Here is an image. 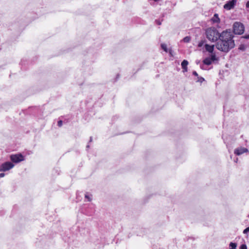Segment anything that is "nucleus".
<instances>
[{
  "instance_id": "f257e3e1",
  "label": "nucleus",
  "mask_w": 249,
  "mask_h": 249,
  "mask_svg": "<svg viewBox=\"0 0 249 249\" xmlns=\"http://www.w3.org/2000/svg\"><path fill=\"white\" fill-rule=\"evenodd\" d=\"M233 37V36L231 32L228 31L222 32L220 34L219 40L215 45L216 48L220 51L228 52L235 46Z\"/></svg>"
},
{
  "instance_id": "f03ea898",
  "label": "nucleus",
  "mask_w": 249,
  "mask_h": 249,
  "mask_svg": "<svg viewBox=\"0 0 249 249\" xmlns=\"http://www.w3.org/2000/svg\"><path fill=\"white\" fill-rule=\"evenodd\" d=\"M205 34L206 37L210 41L215 42L219 39L220 34L214 27H210L206 30Z\"/></svg>"
},
{
  "instance_id": "7ed1b4c3",
  "label": "nucleus",
  "mask_w": 249,
  "mask_h": 249,
  "mask_svg": "<svg viewBox=\"0 0 249 249\" xmlns=\"http://www.w3.org/2000/svg\"><path fill=\"white\" fill-rule=\"evenodd\" d=\"M10 159L12 162L6 161L1 164L0 166V171H7L14 166V163H16V154L12 155L10 156Z\"/></svg>"
},
{
  "instance_id": "20e7f679",
  "label": "nucleus",
  "mask_w": 249,
  "mask_h": 249,
  "mask_svg": "<svg viewBox=\"0 0 249 249\" xmlns=\"http://www.w3.org/2000/svg\"><path fill=\"white\" fill-rule=\"evenodd\" d=\"M233 30L235 34L241 35L244 33V25L240 22H235L233 25Z\"/></svg>"
},
{
  "instance_id": "39448f33",
  "label": "nucleus",
  "mask_w": 249,
  "mask_h": 249,
  "mask_svg": "<svg viewBox=\"0 0 249 249\" xmlns=\"http://www.w3.org/2000/svg\"><path fill=\"white\" fill-rule=\"evenodd\" d=\"M218 60V58L216 57L215 54L212 53L210 55L209 57L205 58L203 61V63L204 64L206 65H210L213 62L215 61H217Z\"/></svg>"
},
{
  "instance_id": "423d86ee",
  "label": "nucleus",
  "mask_w": 249,
  "mask_h": 249,
  "mask_svg": "<svg viewBox=\"0 0 249 249\" xmlns=\"http://www.w3.org/2000/svg\"><path fill=\"white\" fill-rule=\"evenodd\" d=\"M236 0H231L227 2L224 5V8L227 10H231L232 9L236 3Z\"/></svg>"
},
{
  "instance_id": "0eeeda50",
  "label": "nucleus",
  "mask_w": 249,
  "mask_h": 249,
  "mask_svg": "<svg viewBox=\"0 0 249 249\" xmlns=\"http://www.w3.org/2000/svg\"><path fill=\"white\" fill-rule=\"evenodd\" d=\"M247 152H249L248 149L243 147L237 148L235 149L234 151V153L237 156L241 155V154Z\"/></svg>"
},
{
  "instance_id": "6e6552de",
  "label": "nucleus",
  "mask_w": 249,
  "mask_h": 249,
  "mask_svg": "<svg viewBox=\"0 0 249 249\" xmlns=\"http://www.w3.org/2000/svg\"><path fill=\"white\" fill-rule=\"evenodd\" d=\"M214 46L213 45H210L207 44L205 45V48L206 50L209 53H211V54L213 53V51L214 50Z\"/></svg>"
},
{
  "instance_id": "1a4fd4ad",
  "label": "nucleus",
  "mask_w": 249,
  "mask_h": 249,
  "mask_svg": "<svg viewBox=\"0 0 249 249\" xmlns=\"http://www.w3.org/2000/svg\"><path fill=\"white\" fill-rule=\"evenodd\" d=\"M24 159V156L21 153L17 154V163L23 161Z\"/></svg>"
},
{
  "instance_id": "9d476101",
  "label": "nucleus",
  "mask_w": 249,
  "mask_h": 249,
  "mask_svg": "<svg viewBox=\"0 0 249 249\" xmlns=\"http://www.w3.org/2000/svg\"><path fill=\"white\" fill-rule=\"evenodd\" d=\"M212 19L213 22H218L219 21V18L218 15L217 14H215Z\"/></svg>"
},
{
  "instance_id": "9b49d317",
  "label": "nucleus",
  "mask_w": 249,
  "mask_h": 249,
  "mask_svg": "<svg viewBox=\"0 0 249 249\" xmlns=\"http://www.w3.org/2000/svg\"><path fill=\"white\" fill-rule=\"evenodd\" d=\"M188 64V62L186 60H184L181 62V64L182 68H185L186 67H187Z\"/></svg>"
},
{
  "instance_id": "f8f14e48",
  "label": "nucleus",
  "mask_w": 249,
  "mask_h": 249,
  "mask_svg": "<svg viewBox=\"0 0 249 249\" xmlns=\"http://www.w3.org/2000/svg\"><path fill=\"white\" fill-rule=\"evenodd\" d=\"M236 247H237V245L235 243L231 242L230 244V249H237Z\"/></svg>"
},
{
  "instance_id": "ddd939ff",
  "label": "nucleus",
  "mask_w": 249,
  "mask_h": 249,
  "mask_svg": "<svg viewBox=\"0 0 249 249\" xmlns=\"http://www.w3.org/2000/svg\"><path fill=\"white\" fill-rule=\"evenodd\" d=\"M191 40V38L189 36H186L183 39V41L184 42L188 43L190 42Z\"/></svg>"
},
{
  "instance_id": "4468645a",
  "label": "nucleus",
  "mask_w": 249,
  "mask_h": 249,
  "mask_svg": "<svg viewBox=\"0 0 249 249\" xmlns=\"http://www.w3.org/2000/svg\"><path fill=\"white\" fill-rule=\"evenodd\" d=\"M161 47L165 52H167V46L165 44H161Z\"/></svg>"
},
{
  "instance_id": "2eb2a0df",
  "label": "nucleus",
  "mask_w": 249,
  "mask_h": 249,
  "mask_svg": "<svg viewBox=\"0 0 249 249\" xmlns=\"http://www.w3.org/2000/svg\"><path fill=\"white\" fill-rule=\"evenodd\" d=\"M85 197L86 198L88 199L89 201H91L92 200L91 196L87 193L85 194Z\"/></svg>"
},
{
  "instance_id": "dca6fc26",
  "label": "nucleus",
  "mask_w": 249,
  "mask_h": 249,
  "mask_svg": "<svg viewBox=\"0 0 249 249\" xmlns=\"http://www.w3.org/2000/svg\"><path fill=\"white\" fill-rule=\"evenodd\" d=\"M239 49L240 50H242V51H244L246 49V47L244 45H241L239 47Z\"/></svg>"
},
{
  "instance_id": "f3484780",
  "label": "nucleus",
  "mask_w": 249,
  "mask_h": 249,
  "mask_svg": "<svg viewBox=\"0 0 249 249\" xmlns=\"http://www.w3.org/2000/svg\"><path fill=\"white\" fill-rule=\"evenodd\" d=\"M204 81V79L202 77H198V80H197V82H199L200 83H202L203 81Z\"/></svg>"
},
{
  "instance_id": "a211bd4d",
  "label": "nucleus",
  "mask_w": 249,
  "mask_h": 249,
  "mask_svg": "<svg viewBox=\"0 0 249 249\" xmlns=\"http://www.w3.org/2000/svg\"><path fill=\"white\" fill-rule=\"evenodd\" d=\"M240 249H247V247L245 244H242L240 247Z\"/></svg>"
},
{
  "instance_id": "6ab92c4d",
  "label": "nucleus",
  "mask_w": 249,
  "mask_h": 249,
  "mask_svg": "<svg viewBox=\"0 0 249 249\" xmlns=\"http://www.w3.org/2000/svg\"><path fill=\"white\" fill-rule=\"evenodd\" d=\"M249 231V227L247 228L246 229H245L244 231H243V233L244 234H246Z\"/></svg>"
},
{
  "instance_id": "aec40b11",
  "label": "nucleus",
  "mask_w": 249,
  "mask_h": 249,
  "mask_svg": "<svg viewBox=\"0 0 249 249\" xmlns=\"http://www.w3.org/2000/svg\"><path fill=\"white\" fill-rule=\"evenodd\" d=\"M62 124H63V122L61 120L59 121L58 122V125L60 127L62 125Z\"/></svg>"
},
{
  "instance_id": "412c9836",
  "label": "nucleus",
  "mask_w": 249,
  "mask_h": 249,
  "mask_svg": "<svg viewBox=\"0 0 249 249\" xmlns=\"http://www.w3.org/2000/svg\"><path fill=\"white\" fill-rule=\"evenodd\" d=\"M193 74L196 76H197V77L198 76L197 73L196 71H194L193 72Z\"/></svg>"
},
{
  "instance_id": "4be33fe9",
  "label": "nucleus",
  "mask_w": 249,
  "mask_h": 249,
  "mask_svg": "<svg viewBox=\"0 0 249 249\" xmlns=\"http://www.w3.org/2000/svg\"><path fill=\"white\" fill-rule=\"evenodd\" d=\"M4 176H5L4 173H0V178L3 177Z\"/></svg>"
},
{
  "instance_id": "5701e85b",
  "label": "nucleus",
  "mask_w": 249,
  "mask_h": 249,
  "mask_svg": "<svg viewBox=\"0 0 249 249\" xmlns=\"http://www.w3.org/2000/svg\"><path fill=\"white\" fill-rule=\"evenodd\" d=\"M243 37L246 39H249V35L245 36Z\"/></svg>"
},
{
  "instance_id": "b1692460",
  "label": "nucleus",
  "mask_w": 249,
  "mask_h": 249,
  "mask_svg": "<svg viewBox=\"0 0 249 249\" xmlns=\"http://www.w3.org/2000/svg\"><path fill=\"white\" fill-rule=\"evenodd\" d=\"M246 7L247 8H249V1H247V2L246 3Z\"/></svg>"
},
{
  "instance_id": "393cba45",
  "label": "nucleus",
  "mask_w": 249,
  "mask_h": 249,
  "mask_svg": "<svg viewBox=\"0 0 249 249\" xmlns=\"http://www.w3.org/2000/svg\"><path fill=\"white\" fill-rule=\"evenodd\" d=\"M182 69L183 70L184 72L187 71V67H186L185 68H182Z\"/></svg>"
},
{
  "instance_id": "a878e982",
  "label": "nucleus",
  "mask_w": 249,
  "mask_h": 249,
  "mask_svg": "<svg viewBox=\"0 0 249 249\" xmlns=\"http://www.w3.org/2000/svg\"><path fill=\"white\" fill-rule=\"evenodd\" d=\"M156 22H157V24L159 25H160L161 24L160 22L159 21L157 20Z\"/></svg>"
},
{
  "instance_id": "bb28decb",
  "label": "nucleus",
  "mask_w": 249,
  "mask_h": 249,
  "mask_svg": "<svg viewBox=\"0 0 249 249\" xmlns=\"http://www.w3.org/2000/svg\"><path fill=\"white\" fill-rule=\"evenodd\" d=\"M92 137H90L89 142H92Z\"/></svg>"
},
{
  "instance_id": "cd10ccee",
  "label": "nucleus",
  "mask_w": 249,
  "mask_h": 249,
  "mask_svg": "<svg viewBox=\"0 0 249 249\" xmlns=\"http://www.w3.org/2000/svg\"><path fill=\"white\" fill-rule=\"evenodd\" d=\"M201 68L202 69H205V68H204V66H201Z\"/></svg>"
},
{
  "instance_id": "c85d7f7f",
  "label": "nucleus",
  "mask_w": 249,
  "mask_h": 249,
  "mask_svg": "<svg viewBox=\"0 0 249 249\" xmlns=\"http://www.w3.org/2000/svg\"><path fill=\"white\" fill-rule=\"evenodd\" d=\"M87 147H89V145H88L87 146Z\"/></svg>"
}]
</instances>
